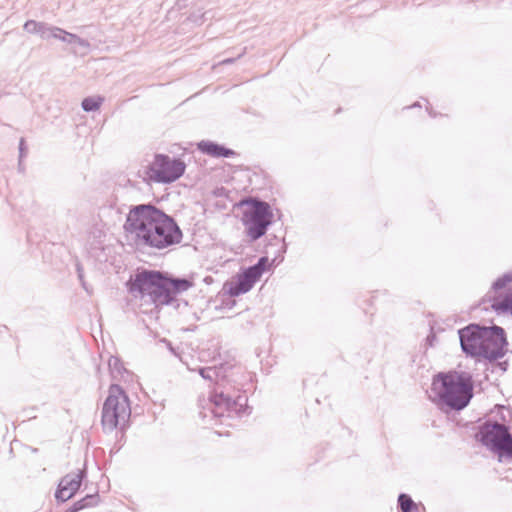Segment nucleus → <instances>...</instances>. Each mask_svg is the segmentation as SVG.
Listing matches in <instances>:
<instances>
[{"label": "nucleus", "mask_w": 512, "mask_h": 512, "mask_svg": "<svg viewBox=\"0 0 512 512\" xmlns=\"http://www.w3.org/2000/svg\"><path fill=\"white\" fill-rule=\"evenodd\" d=\"M192 286L193 282L187 278L173 277L161 272L151 302L156 306L170 305L176 300L178 294L187 291Z\"/></svg>", "instance_id": "obj_7"}, {"label": "nucleus", "mask_w": 512, "mask_h": 512, "mask_svg": "<svg viewBox=\"0 0 512 512\" xmlns=\"http://www.w3.org/2000/svg\"><path fill=\"white\" fill-rule=\"evenodd\" d=\"M426 110L428 111V113L430 114V116L435 117V115H436V114L432 112V109H431L430 107H428V106H427V107H426Z\"/></svg>", "instance_id": "obj_28"}, {"label": "nucleus", "mask_w": 512, "mask_h": 512, "mask_svg": "<svg viewBox=\"0 0 512 512\" xmlns=\"http://www.w3.org/2000/svg\"><path fill=\"white\" fill-rule=\"evenodd\" d=\"M56 29H59V27L48 26L45 23H41V29H40L41 31H39V35L43 39H48L50 37L54 38Z\"/></svg>", "instance_id": "obj_24"}, {"label": "nucleus", "mask_w": 512, "mask_h": 512, "mask_svg": "<svg viewBox=\"0 0 512 512\" xmlns=\"http://www.w3.org/2000/svg\"><path fill=\"white\" fill-rule=\"evenodd\" d=\"M507 345L506 333L502 327L497 325L486 327L478 357L489 361L498 360L505 355Z\"/></svg>", "instance_id": "obj_8"}, {"label": "nucleus", "mask_w": 512, "mask_h": 512, "mask_svg": "<svg viewBox=\"0 0 512 512\" xmlns=\"http://www.w3.org/2000/svg\"><path fill=\"white\" fill-rule=\"evenodd\" d=\"M25 156H26L25 140H24V138H21L20 141H19V159H20V161Z\"/></svg>", "instance_id": "obj_26"}, {"label": "nucleus", "mask_w": 512, "mask_h": 512, "mask_svg": "<svg viewBox=\"0 0 512 512\" xmlns=\"http://www.w3.org/2000/svg\"><path fill=\"white\" fill-rule=\"evenodd\" d=\"M97 494L94 495H86L84 498L75 502L70 508L67 509L66 512H78L86 507H90L96 504L97 502Z\"/></svg>", "instance_id": "obj_18"}, {"label": "nucleus", "mask_w": 512, "mask_h": 512, "mask_svg": "<svg viewBox=\"0 0 512 512\" xmlns=\"http://www.w3.org/2000/svg\"><path fill=\"white\" fill-rule=\"evenodd\" d=\"M476 439L500 458H512V435L506 425L486 422L480 426Z\"/></svg>", "instance_id": "obj_5"}, {"label": "nucleus", "mask_w": 512, "mask_h": 512, "mask_svg": "<svg viewBox=\"0 0 512 512\" xmlns=\"http://www.w3.org/2000/svg\"><path fill=\"white\" fill-rule=\"evenodd\" d=\"M197 149L203 154L216 158H229L236 155L234 150L209 140L200 141L197 144Z\"/></svg>", "instance_id": "obj_14"}, {"label": "nucleus", "mask_w": 512, "mask_h": 512, "mask_svg": "<svg viewBox=\"0 0 512 512\" xmlns=\"http://www.w3.org/2000/svg\"><path fill=\"white\" fill-rule=\"evenodd\" d=\"M77 272H78V278H79V280L81 281L83 288H84L86 291H88V289H87V287H86V284H85V282H84V280H83V270H82V268H81V266H80L79 264L77 265Z\"/></svg>", "instance_id": "obj_27"}, {"label": "nucleus", "mask_w": 512, "mask_h": 512, "mask_svg": "<svg viewBox=\"0 0 512 512\" xmlns=\"http://www.w3.org/2000/svg\"><path fill=\"white\" fill-rule=\"evenodd\" d=\"M253 269H256L257 273L262 276V274L267 271L270 267V262H269V259L268 257L266 256H263V257H260L258 262L254 265L251 266Z\"/></svg>", "instance_id": "obj_23"}, {"label": "nucleus", "mask_w": 512, "mask_h": 512, "mask_svg": "<svg viewBox=\"0 0 512 512\" xmlns=\"http://www.w3.org/2000/svg\"><path fill=\"white\" fill-rule=\"evenodd\" d=\"M491 308L498 313H512V292L506 294L503 298L494 299Z\"/></svg>", "instance_id": "obj_17"}, {"label": "nucleus", "mask_w": 512, "mask_h": 512, "mask_svg": "<svg viewBox=\"0 0 512 512\" xmlns=\"http://www.w3.org/2000/svg\"><path fill=\"white\" fill-rule=\"evenodd\" d=\"M103 101L104 98L101 96L86 97L82 100L81 107L85 112H94L100 108Z\"/></svg>", "instance_id": "obj_19"}, {"label": "nucleus", "mask_w": 512, "mask_h": 512, "mask_svg": "<svg viewBox=\"0 0 512 512\" xmlns=\"http://www.w3.org/2000/svg\"><path fill=\"white\" fill-rule=\"evenodd\" d=\"M256 271L257 270L253 269L251 266L246 268L238 276L237 281L230 286L229 294L231 296H239L250 291L254 284L261 278Z\"/></svg>", "instance_id": "obj_13"}, {"label": "nucleus", "mask_w": 512, "mask_h": 512, "mask_svg": "<svg viewBox=\"0 0 512 512\" xmlns=\"http://www.w3.org/2000/svg\"><path fill=\"white\" fill-rule=\"evenodd\" d=\"M131 415L128 396L123 389L112 384L109 395L102 407L101 423L105 432H112L121 423H125Z\"/></svg>", "instance_id": "obj_4"}, {"label": "nucleus", "mask_w": 512, "mask_h": 512, "mask_svg": "<svg viewBox=\"0 0 512 512\" xmlns=\"http://www.w3.org/2000/svg\"><path fill=\"white\" fill-rule=\"evenodd\" d=\"M54 38L71 45H77L85 50L90 47V44L86 39L80 38L76 34L69 33L62 28L55 30Z\"/></svg>", "instance_id": "obj_15"}, {"label": "nucleus", "mask_w": 512, "mask_h": 512, "mask_svg": "<svg viewBox=\"0 0 512 512\" xmlns=\"http://www.w3.org/2000/svg\"><path fill=\"white\" fill-rule=\"evenodd\" d=\"M41 23L42 22H36L34 20H28L26 21V23L24 24V29L25 31H27L28 33H31V34H39V31H41Z\"/></svg>", "instance_id": "obj_25"}, {"label": "nucleus", "mask_w": 512, "mask_h": 512, "mask_svg": "<svg viewBox=\"0 0 512 512\" xmlns=\"http://www.w3.org/2000/svg\"><path fill=\"white\" fill-rule=\"evenodd\" d=\"M398 507L401 512H413L417 509V506L413 499L405 493H401L398 496Z\"/></svg>", "instance_id": "obj_21"}, {"label": "nucleus", "mask_w": 512, "mask_h": 512, "mask_svg": "<svg viewBox=\"0 0 512 512\" xmlns=\"http://www.w3.org/2000/svg\"><path fill=\"white\" fill-rule=\"evenodd\" d=\"M108 367L114 378H117L118 376L121 377L124 372H127L122 361L116 356H110L108 360Z\"/></svg>", "instance_id": "obj_20"}, {"label": "nucleus", "mask_w": 512, "mask_h": 512, "mask_svg": "<svg viewBox=\"0 0 512 512\" xmlns=\"http://www.w3.org/2000/svg\"><path fill=\"white\" fill-rule=\"evenodd\" d=\"M138 245L163 250L182 241L175 219L152 204L131 206L123 226Z\"/></svg>", "instance_id": "obj_1"}, {"label": "nucleus", "mask_w": 512, "mask_h": 512, "mask_svg": "<svg viewBox=\"0 0 512 512\" xmlns=\"http://www.w3.org/2000/svg\"><path fill=\"white\" fill-rule=\"evenodd\" d=\"M434 401L452 410H462L473 397L472 380L466 373H438L432 382Z\"/></svg>", "instance_id": "obj_2"}, {"label": "nucleus", "mask_w": 512, "mask_h": 512, "mask_svg": "<svg viewBox=\"0 0 512 512\" xmlns=\"http://www.w3.org/2000/svg\"><path fill=\"white\" fill-rule=\"evenodd\" d=\"M240 205L246 206L243 211L242 223L250 242L264 236L273 223V212L269 203L257 198H247Z\"/></svg>", "instance_id": "obj_3"}, {"label": "nucleus", "mask_w": 512, "mask_h": 512, "mask_svg": "<svg viewBox=\"0 0 512 512\" xmlns=\"http://www.w3.org/2000/svg\"><path fill=\"white\" fill-rule=\"evenodd\" d=\"M233 60L232 59H225L222 61V63H231Z\"/></svg>", "instance_id": "obj_29"}, {"label": "nucleus", "mask_w": 512, "mask_h": 512, "mask_svg": "<svg viewBox=\"0 0 512 512\" xmlns=\"http://www.w3.org/2000/svg\"><path fill=\"white\" fill-rule=\"evenodd\" d=\"M186 165L179 158H170L168 155L156 154L154 161L146 167V176L157 183H172L185 172Z\"/></svg>", "instance_id": "obj_6"}, {"label": "nucleus", "mask_w": 512, "mask_h": 512, "mask_svg": "<svg viewBox=\"0 0 512 512\" xmlns=\"http://www.w3.org/2000/svg\"><path fill=\"white\" fill-rule=\"evenodd\" d=\"M160 276L161 271L144 269L136 273L134 278L128 281V290L134 297L141 299L147 298V300L151 302Z\"/></svg>", "instance_id": "obj_9"}, {"label": "nucleus", "mask_w": 512, "mask_h": 512, "mask_svg": "<svg viewBox=\"0 0 512 512\" xmlns=\"http://www.w3.org/2000/svg\"><path fill=\"white\" fill-rule=\"evenodd\" d=\"M209 401V410L212 416L221 418L225 416V413H228V416H230L232 412L236 414L241 413L247 403V397L238 395L236 398H232L229 394L220 391L212 394Z\"/></svg>", "instance_id": "obj_10"}, {"label": "nucleus", "mask_w": 512, "mask_h": 512, "mask_svg": "<svg viewBox=\"0 0 512 512\" xmlns=\"http://www.w3.org/2000/svg\"><path fill=\"white\" fill-rule=\"evenodd\" d=\"M510 282H512V272H507L493 282L492 289L495 291L503 289Z\"/></svg>", "instance_id": "obj_22"}, {"label": "nucleus", "mask_w": 512, "mask_h": 512, "mask_svg": "<svg viewBox=\"0 0 512 512\" xmlns=\"http://www.w3.org/2000/svg\"><path fill=\"white\" fill-rule=\"evenodd\" d=\"M84 476L85 472L81 470L77 473H69L64 476L58 485L55 498L61 502H65L72 498L79 490Z\"/></svg>", "instance_id": "obj_12"}, {"label": "nucleus", "mask_w": 512, "mask_h": 512, "mask_svg": "<svg viewBox=\"0 0 512 512\" xmlns=\"http://www.w3.org/2000/svg\"><path fill=\"white\" fill-rule=\"evenodd\" d=\"M486 326L469 324L458 331L462 351L471 357H478L483 343Z\"/></svg>", "instance_id": "obj_11"}, {"label": "nucleus", "mask_w": 512, "mask_h": 512, "mask_svg": "<svg viewBox=\"0 0 512 512\" xmlns=\"http://www.w3.org/2000/svg\"><path fill=\"white\" fill-rule=\"evenodd\" d=\"M226 365L221 364L219 367H203L199 368V374L207 380L225 378L227 376Z\"/></svg>", "instance_id": "obj_16"}]
</instances>
